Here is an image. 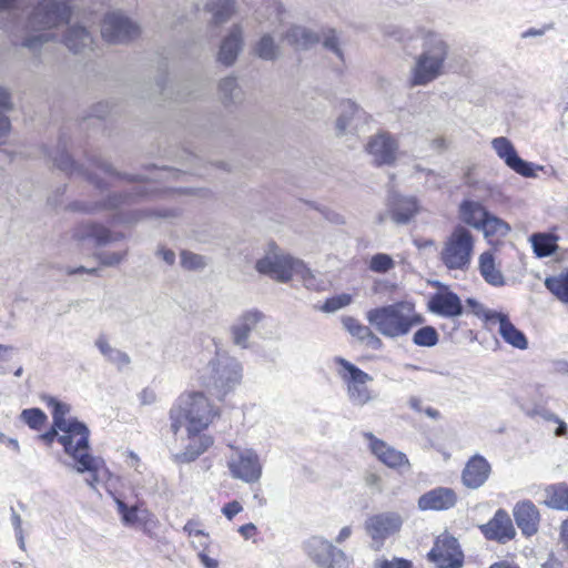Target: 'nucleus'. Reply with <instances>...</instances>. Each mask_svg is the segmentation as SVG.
<instances>
[{
	"label": "nucleus",
	"instance_id": "37998d69",
	"mask_svg": "<svg viewBox=\"0 0 568 568\" xmlns=\"http://www.w3.org/2000/svg\"><path fill=\"white\" fill-rule=\"evenodd\" d=\"M255 53L264 60H273L277 54V47L270 36H264L255 45Z\"/></svg>",
	"mask_w": 568,
	"mask_h": 568
},
{
	"label": "nucleus",
	"instance_id": "5701e85b",
	"mask_svg": "<svg viewBox=\"0 0 568 568\" xmlns=\"http://www.w3.org/2000/svg\"><path fill=\"white\" fill-rule=\"evenodd\" d=\"M491 145L497 155L503 159L507 166H509L513 171L525 178L535 176L531 164L518 156L514 145L507 138H495L491 141Z\"/></svg>",
	"mask_w": 568,
	"mask_h": 568
},
{
	"label": "nucleus",
	"instance_id": "0e129e2a",
	"mask_svg": "<svg viewBox=\"0 0 568 568\" xmlns=\"http://www.w3.org/2000/svg\"><path fill=\"white\" fill-rule=\"evenodd\" d=\"M124 255H125V253H116V254L108 255L104 257L103 263L106 265L118 264L123 260Z\"/></svg>",
	"mask_w": 568,
	"mask_h": 568
},
{
	"label": "nucleus",
	"instance_id": "f8f14e48",
	"mask_svg": "<svg viewBox=\"0 0 568 568\" xmlns=\"http://www.w3.org/2000/svg\"><path fill=\"white\" fill-rule=\"evenodd\" d=\"M101 34L108 43H123L138 38L140 28L121 13L112 12L104 17Z\"/></svg>",
	"mask_w": 568,
	"mask_h": 568
},
{
	"label": "nucleus",
	"instance_id": "f3484780",
	"mask_svg": "<svg viewBox=\"0 0 568 568\" xmlns=\"http://www.w3.org/2000/svg\"><path fill=\"white\" fill-rule=\"evenodd\" d=\"M479 530L487 540L498 544H507L516 537L511 518L503 508L497 509L486 524L480 525Z\"/></svg>",
	"mask_w": 568,
	"mask_h": 568
},
{
	"label": "nucleus",
	"instance_id": "2f4dec72",
	"mask_svg": "<svg viewBox=\"0 0 568 568\" xmlns=\"http://www.w3.org/2000/svg\"><path fill=\"white\" fill-rule=\"evenodd\" d=\"M73 237L77 240L93 239L99 244H105L119 239V236H114L105 226L97 223L79 224L74 230Z\"/></svg>",
	"mask_w": 568,
	"mask_h": 568
},
{
	"label": "nucleus",
	"instance_id": "473e14b6",
	"mask_svg": "<svg viewBox=\"0 0 568 568\" xmlns=\"http://www.w3.org/2000/svg\"><path fill=\"white\" fill-rule=\"evenodd\" d=\"M559 237L552 233L538 232L529 237L535 255L539 258L548 257L558 250Z\"/></svg>",
	"mask_w": 568,
	"mask_h": 568
},
{
	"label": "nucleus",
	"instance_id": "864d4df0",
	"mask_svg": "<svg viewBox=\"0 0 568 568\" xmlns=\"http://www.w3.org/2000/svg\"><path fill=\"white\" fill-rule=\"evenodd\" d=\"M51 38V34L41 33L38 37H31L24 40L22 45L29 48V49H36L38 45L42 44L43 42L49 41Z\"/></svg>",
	"mask_w": 568,
	"mask_h": 568
},
{
	"label": "nucleus",
	"instance_id": "20e7f679",
	"mask_svg": "<svg viewBox=\"0 0 568 568\" xmlns=\"http://www.w3.org/2000/svg\"><path fill=\"white\" fill-rule=\"evenodd\" d=\"M423 47L424 51L416 59L412 70L410 87L428 84L443 74L445 69L448 57L447 43L438 34L428 32Z\"/></svg>",
	"mask_w": 568,
	"mask_h": 568
},
{
	"label": "nucleus",
	"instance_id": "1a4fd4ad",
	"mask_svg": "<svg viewBox=\"0 0 568 568\" xmlns=\"http://www.w3.org/2000/svg\"><path fill=\"white\" fill-rule=\"evenodd\" d=\"M336 363L342 368L339 371V376L346 384L347 394L351 400L358 405H365L368 403L372 396L366 384L372 381V377L342 357L336 358Z\"/></svg>",
	"mask_w": 568,
	"mask_h": 568
},
{
	"label": "nucleus",
	"instance_id": "bf43d9fd",
	"mask_svg": "<svg viewBox=\"0 0 568 568\" xmlns=\"http://www.w3.org/2000/svg\"><path fill=\"white\" fill-rule=\"evenodd\" d=\"M159 255L169 264L172 265L175 262V253L166 247L159 250Z\"/></svg>",
	"mask_w": 568,
	"mask_h": 568
},
{
	"label": "nucleus",
	"instance_id": "f704fd0d",
	"mask_svg": "<svg viewBox=\"0 0 568 568\" xmlns=\"http://www.w3.org/2000/svg\"><path fill=\"white\" fill-rule=\"evenodd\" d=\"M284 38L296 50L308 49L320 41V37L316 33L300 26L290 28Z\"/></svg>",
	"mask_w": 568,
	"mask_h": 568
},
{
	"label": "nucleus",
	"instance_id": "de8ad7c7",
	"mask_svg": "<svg viewBox=\"0 0 568 568\" xmlns=\"http://www.w3.org/2000/svg\"><path fill=\"white\" fill-rule=\"evenodd\" d=\"M181 264L186 270H197L205 265L201 255L189 251H183L181 253Z\"/></svg>",
	"mask_w": 568,
	"mask_h": 568
},
{
	"label": "nucleus",
	"instance_id": "f03ea898",
	"mask_svg": "<svg viewBox=\"0 0 568 568\" xmlns=\"http://www.w3.org/2000/svg\"><path fill=\"white\" fill-rule=\"evenodd\" d=\"M220 409L202 392L180 395L169 412L170 429L176 436L181 428L209 429Z\"/></svg>",
	"mask_w": 568,
	"mask_h": 568
},
{
	"label": "nucleus",
	"instance_id": "dca6fc26",
	"mask_svg": "<svg viewBox=\"0 0 568 568\" xmlns=\"http://www.w3.org/2000/svg\"><path fill=\"white\" fill-rule=\"evenodd\" d=\"M403 519L399 514L389 511L372 515L365 524V529L371 538L383 544L387 538L400 530Z\"/></svg>",
	"mask_w": 568,
	"mask_h": 568
},
{
	"label": "nucleus",
	"instance_id": "4d7b16f0",
	"mask_svg": "<svg viewBox=\"0 0 568 568\" xmlns=\"http://www.w3.org/2000/svg\"><path fill=\"white\" fill-rule=\"evenodd\" d=\"M239 532L241 534V536L244 539H250V538H253L254 536H256L257 528L254 524L250 523V524L242 525L239 528Z\"/></svg>",
	"mask_w": 568,
	"mask_h": 568
},
{
	"label": "nucleus",
	"instance_id": "aec40b11",
	"mask_svg": "<svg viewBox=\"0 0 568 568\" xmlns=\"http://www.w3.org/2000/svg\"><path fill=\"white\" fill-rule=\"evenodd\" d=\"M458 503V494L454 488L438 486L419 496L418 509L422 511H445Z\"/></svg>",
	"mask_w": 568,
	"mask_h": 568
},
{
	"label": "nucleus",
	"instance_id": "f257e3e1",
	"mask_svg": "<svg viewBox=\"0 0 568 568\" xmlns=\"http://www.w3.org/2000/svg\"><path fill=\"white\" fill-rule=\"evenodd\" d=\"M366 318L379 334L388 338L405 336L425 322L416 303L409 300L372 308Z\"/></svg>",
	"mask_w": 568,
	"mask_h": 568
},
{
	"label": "nucleus",
	"instance_id": "774afa93",
	"mask_svg": "<svg viewBox=\"0 0 568 568\" xmlns=\"http://www.w3.org/2000/svg\"><path fill=\"white\" fill-rule=\"evenodd\" d=\"M489 568H520L518 565L509 562L507 560H500L490 565Z\"/></svg>",
	"mask_w": 568,
	"mask_h": 568
},
{
	"label": "nucleus",
	"instance_id": "c9c22d12",
	"mask_svg": "<svg viewBox=\"0 0 568 568\" xmlns=\"http://www.w3.org/2000/svg\"><path fill=\"white\" fill-rule=\"evenodd\" d=\"M545 505L556 510H568V484L558 483L547 486Z\"/></svg>",
	"mask_w": 568,
	"mask_h": 568
},
{
	"label": "nucleus",
	"instance_id": "a19ab883",
	"mask_svg": "<svg viewBox=\"0 0 568 568\" xmlns=\"http://www.w3.org/2000/svg\"><path fill=\"white\" fill-rule=\"evenodd\" d=\"M19 418L24 425L34 432H41L48 424L47 414L37 407L22 409Z\"/></svg>",
	"mask_w": 568,
	"mask_h": 568
},
{
	"label": "nucleus",
	"instance_id": "09e8293b",
	"mask_svg": "<svg viewBox=\"0 0 568 568\" xmlns=\"http://www.w3.org/2000/svg\"><path fill=\"white\" fill-rule=\"evenodd\" d=\"M376 568H414L413 562L405 558L395 557L393 559H382L376 564Z\"/></svg>",
	"mask_w": 568,
	"mask_h": 568
},
{
	"label": "nucleus",
	"instance_id": "6e6d98bb",
	"mask_svg": "<svg viewBox=\"0 0 568 568\" xmlns=\"http://www.w3.org/2000/svg\"><path fill=\"white\" fill-rule=\"evenodd\" d=\"M220 90L224 92L225 94H232L233 91L237 88L236 79L235 78H225L223 79L220 84Z\"/></svg>",
	"mask_w": 568,
	"mask_h": 568
},
{
	"label": "nucleus",
	"instance_id": "052dcab7",
	"mask_svg": "<svg viewBox=\"0 0 568 568\" xmlns=\"http://www.w3.org/2000/svg\"><path fill=\"white\" fill-rule=\"evenodd\" d=\"M0 109H2V110L11 109L10 94L4 89H1V88H0Z\"/></svg>",
	"mask_w": 568,
	"mask_h": 568
},
{
	"label": "nucleus",
	"instance_id": "ea45409f",
	"mask_svg": "<svg viewBox=\"0 0 568 568\" xmlns=\"http://www.w3.org/2000/svg\"><path fill=\"white\" fill-rule=\"evenodd\" d=\"M64 44L74 53L80 52L82 48L92 43L90 33L81 27H71L68 29L63 39Z\"/></svg>",
	"mask_w": 568,
	"mask_h": 568
},
{
	"label": "nucleus",
	"instance_id": "49530a36",
	"mask_svg": "<svg viewBox=\"0 0 568 568\" xmlns=\"http://www.w3.org/2000/svg\"><path fill=\"white\" fill-rule=\"evenodd\" d=\"M352 303V296L347 293L332 296L327 298L321 306V310L326 313L335 312L342 307H345Z\"/></svg>",
	"mask_w": 568,
	"mask_h": 568
},
{
	"label": "nucleus",
	"instance_id": "39448f33",
	"mask_svg": "<svg viewBox=\"0 0 568 568\" xmlns=\"http://www.w3.org/2000/svg\"><path fill=\"white\" fill-rule=\"evenodd\" d=\"M255 268L258 273L270 276L271 278L286 283L294 276L301 278L307 288L318 290L316 277L306 264L288 254H273L260 258Z\"/></svg>",
	"mask_w": 568,
	"mask_h": 568
},
{
	"label": "nucleus",
	"instance_id": "79ce46f5",
	"mask_svg": "<svg viewBox=\"0 0 568 568\" xmlns=\"http://www.w3.org/2000/svg\"><path fill=\"white\" fill-rule=\"evenodd\" d=\"M439 341L438 332L435 327L427 325L418 328L413 335V342L417 346L432 347Z\"/></svg>",
	"mask_w": 568,
	"mask_h": 568
},
{
	"label": "nucleus",
	"instance_id": "c03bdc74",
	"mask_svg": "<svg viewBox=\"0 0 568 568\" xmlns=\"http://www.w3.org/2000/svg\"><path fill=\"white\" fill-rule=\"evenodd\" d=\"M125 200H126V196L114 195V196L110 197L106 203H103V204H94L92 206H88V205L74 202V203H72L70 205V207L73 211H81V212L91 213V212H95V211H99V210L104 209V207L118 206L121 203H124Z\"/></svg>",
	"mask_w": 568,
	"mask_h": 568
},
{
	"label": "nucleus",
	"instance_id": "423d86ee",
	"mask_svg": "<svg viewBox=\"0 0 568 568\" xmlns=\"http://www.w3.org/2000/svg\"><path fill=\"white\" fill-rule=\"evenodd\" d=\"M475 236L465 225H456L442 244L438 257L448 271L465 272L470 267Z\"/></svg>",
	"mask_w": 568,
	"mask_h": 568
},
{
	"label": "nucleus",
	"instance_id": "bb28decb",
	"mask_svg": "<svg viewBox=\"0 0 568 568\" xmlns=\"http://www.w3.org/2000/svg\"><path fill=\"white\" fill-rule=\"evenodd\" d=\"M419 203L413 196H396L389 207L390 216L397 224L410 222L419 212Z\"/></svg>",
	"mask_w": 568,
	"mask_h": 568
},
{
	"label": "nucleus",
	"instance_id": "b1692460",
	"mask_svg": "<svg viewBox=\"0 0 568 568\" xmlns=\"http://www.w3.org/2000/svg\"><path fill=\"white\" fill-rule=\"evenodd\" d=\"M513 515L516 525L524 536L531 537L537 534L540 523V513L531 500L524 499L518 501L513 509Z\"/></svg>",
	"mask_w": 568,
	"mask_h": 568
},
{
	"label": "nucleus",
	"instance_id": "6e6552de",
	"mask_svg": "<svg viewBox=\"0 0 568 568\" xmlns=\"http://www.w3.org/2000/svg\"><path fill=\"white\" fill-rule=\"evenodd\" d=\"M436 291L429 295L427 310L444 318H456L463 315L464 305L462 298L447 284L439 281L432 283Z\"/></svg>",
	"mask_w": 568,
	"mask_h": 568
},
{
	"label": "nucleus",
	"instance_id": "cd10ccee",
	"mask_svg": "<svg viewBox=\"0 0 568 568\" xmlns=\"http://www.w3.org/2000/svg\"><path fill=\"white\" fill-rule=\"evenodd\" d=\"M213 369L215 372L213 376L214 386L219 388L215 395L219 397L226 395V393L241 381V369L237 365L221 367L220 364L213 363Z\"/></svg>",
	"mask_w": 568,
	"mask_h": 568
},
{
	"label": "nucleus",
	"instance_id": "a211bd4d",
	"mask_svg": "<svg viewBox=\"0 0 568 568\" xmlns=\"http://www.w3.org/2000/svg\"><path fill=\"white\" fill-rule=\"evenodd\" d=\"M186 445L184 449L174 456L178 463H192L206 453L214 444V437L207 429L185 428Z\"/></svg>",
	"mask_w": 568,
	"mask_h": 568
},
{
	"label": "nucleus",
	"instance_id": "4468645a",
	"mask_svg": "<svg viewBox=\"0 0 568 568\" xmlns=\"http://www.w3.org/2000/svg\"><path fill=\"white\" fill-rule=\"evenodd\" d=\"M40 399L47 405L52 415L51 427L37 436V439L47 447H51L55 440L59 442L60 434L64 426V417L71 412V406L48 394H42Z\"/></svg>",
	"mask_w": 568,
	"mask_h": 568
},
{
	"label": "nucleus",
	"instance_id": "58836bf2",
	"mask_svg": "<svg viewBox=\"0 0 568 568\" xmlns=\"http://www.w3.org/2000/svg\"><path fill=\"white\" fill-rule=\"evenodd\" d=\"M545 286L558 301L568 304V268L546 277Z\"/></svg>",
	"mask_w": 568,
	"mask_h": 568
},
{
	"label": "nucleus",
	"instance_id": "4c0bfd02",
	"mask_svg": "<svg viewBox=\"0 0 568 568\" xmlns=\"http://www.w3.org/2000/svg\"><path fill=\"white\" fill-rule=\"evenodd\" d=\"M205 9L212 13V22L220 24L235 13V0H209Z\"/></svg>",
	"mask_w": 568,
	"mask_h": 568
},
{
	"label": "nucleus",
	"instance_id": "a18cd8bd",
	"mask_svg": "<svg viewBox=\"0 0 568 568\" xmlns=\"http://www.w3.org/2000/svg\"><path fill=\"white\" fill-rule=\"evenodd\" d=\"M395 266L393 258L385 253H377L369 261V270L375 273H386Z\"/></svg>",
	"mask_w": 568,
	"mask_h": 568
},
{
	"label": "nucleus",
	"instance_id": "72a5a7b5",
	"mask_svg": "<svg viewBox=\"0 0 568 568\" xmlns=\"http://www.w3.org/2000/svg\"><path fill=\"white\" fill-rule=\"evenodd\" d=\"M459 216L460 219L467 224L476 230L479 229L480 222L486 219L488 211L486 207L480 204L479 202L471 201V200H464L459 204Z\"/></svg>",
	"mask_w": 568,
	"mask_h": 568
},
{
	"label": "nucleus",
	"instance_id": "c85d7f7f",
	"mask_svg": "<svg viewBox=\"0 0 568 568\" xmlns=\"http://www.w3.org/2000/svg\"><path fill=\"white\" fill-rule=\"evenodd\" d=\"M263 314L258 311H248L244 313L239 323L233 325L232 335L236 345L247 347V338L250 333L262 321Z\"/></svg>",
	"mask_w": 568,
	"mask_h": 568
},
{
	"label": "nucleus",
	"instance_id": "69168bd1",
	"mask_svg": "<svg viewBox=\"0 0 568 568\" xmlns=\"http://www.w3.org/2000/svg\"><path fill=\"white\" fill-rule=\"evenodd\" d=\"M560 539L565 546V549L568 550V518L561 524Z\"/></svg>",
	"mask_w": 568,
	"mask_h": 568
},
{
	"label": "nucleus",
	"instance_id": "4be33fe9",
	"mask_svg": "<svg viewBox=\"0 0 568 568\" xmlns=\"http://www.w3.org/2000/svg\"><path fill=\"white\" fill-rule=\"evenodd\" d=\"M491 475V465L481 455L475 454L468 458L462 470V484L468 489L484 486Z\"/></svg>",
	"mask_w": 568,
	"mask_h": 568
},
{
	"label": "nucleus",
	"instance_id": "603ef678",
	"mask_svg": "<svg viewBox=\"0 0 568 568\" xmlns=\"http://www.w3.org/2000/svg\"><path fill=\"white\" fill-rule=\"evenodd\" d=\"M200 527L201 523L199 520L191 519L184 525L183 530L187 536H205L204 531Z\"/></svg>",
	"mask_w": 568,
	"mask_h": 568
},
{
	"label": "nucleus",
	"instance_id": "c756f323",
	"mask_svg": "<svg viewBox=\"0 0 568 568\" xmlns=\"http://www.w3.org/2000/svg\"><path fill=\"white\" fill-rule=\"evenodd\" d=\"M242 47V30L234 27L230 34L222 41L217 60L224 65H231L235 62Z\"/></svg>",
	"mask_w": 568,
	"mask_h": 568
},
{
	"label": "nucleus",
	"instance_id": "9b49d317",
	"mask_svg": "<svg viewBox=\"0 0 568 568\" xmlns=\"http://www.w3.org/2000/svg\"><path fill=\"white\" fill-rule=\"evenodd\" d=\"M428 559L438 568H460L464 564V554L455 537L442 534L428 552Z\"/></svg>",
	"mask_w": 568,
	"mask_h": 568
},
{
	"label": "nucleus",
	"instance_id": "412c9836",
	"mask_svg": "<svg viewBox=\"0 0 568 568\" xmlns=\"http://www.w3.org/2000/svg\"><path fill=\"white\" fill-rule=\"evenodd\" d=\"M483 316L487 323L498 324V333L505 343L521 351L528 347L526 335L511 323L507 314L487 311Z\"/></svg>",
	"mask_w": 568,
	"mask_h": 568
},
{
	"label": "nucleus",
	"instance_id": "7c9ffc66",
	"mask_svg": "<svg viewBox=\"0 0 568 568\" xmlns=\"http://www.w3.org/2000/svg\"><path fill=\"white\" fill-rule=\"evenodd\" d=\"M342 323L346 331L362 342H366L368 346L377 349L383 343L382 339L371 329V327L362 324L357 318L345 316Z\"/></svg>",
	"mask_w": 568,
	"mask_h": 568
},
{
	"label": "nucleus",
	"instance_id": "393cba45",
	"mask_svg": "<svg viewBox=\"0 0 568 568\" xmlns=\"http://www.w3.org/2000/svg\"><path fill=\"white\" fill-rule=\"evenodd\" d=\"M115 503L118 511L122 517V521L125 525L133 526L139 524L145 534L151 535V529L154 528L158 524V520L153 514H151L148 509H140L138 506L129 507L120 498H116Z\"/></svg>",
	"mask_w": 568,
	"mask_h": 568
},
{
	"label": "nucleus",
	"instance_id": "9d476101",
	"mask_svg": "<svg viewBox=\"0 0 568 568\" xmlns=\"http://www.w3.org/2000/svg\"><path fill=\"white\" fill-rule=\"evenodd\" d=\"M230 448L234 452L227 462L231 475L246 483L258 480L262 474V466L256 453L252 449H241L233 445H230Z\"/></svg>",
	"mask_w": 568,
	"mask_h": 568
},
{
	"label": "nucleus",
	"instance_id": "7ed1b4c3",
	"mask_svg": "<svg viewBox=\"0 0 568 568\" xmlns=\"http://www.w3.org/2000/svg\"><path fill=\"white\" fill-rule=\"evenodd\" d=\"M59 437L65 454L77 462V470L79 473H91V479L88 480L91 487L98 481L97 463L94 457L89 453V435L90 432L85 424L75 418L68 419L64 417V426Z\"/></svg>",
	"mask_w": 568,
	"mask_h": 568
},
{
	"label": "nucleus",
	"instance_id": "e2e57ef3",
	"mask_svg": "<svg viewBox=\"0 0 568 568\" xmlns=\"http://www.w3.org/2000/svg\"><path fill=\"white\" fill-rule=\"evenodd\" d=\"M11 129L9 119L0 113V136H4Z\"/></svg>",
	"mask_w": 568,
	"mask_h": 568
},
{
	"label": "nucleus",
	"instance_id": "2eb2a0df",
	"mask_svg": "<svg viewBox=\"0 0 568 568\" xmlns=\"http://www.w3.org/2000/svg\"><path fill=\"white\" fill-rule=\"evenodd\" d=\"M306 551L320 568H343L344 552L323 538L314 537L308 540Z\"/></svg>",
	"mask_w": 568,
	"mask_h": 568
},
{
	"label": "nucleus",
	"instance_id": "338daca9",
	"mask_svg": "<svg viewBox=\"0 0 568 568\" xmlns=\"http://www.w3.org/2000/svg\"><path fill=\"white\" fill-rule=\"evenodd\" d=\"M432 146L437 151H444L447 148V141L444 136H437L432 141Z\"/></svg>",
	"mask_w": 568,
	"mask_h": 568
},
{
	"label": "nucleus",
	"instance_id": "13d9d810",
	"mask_svg": "<svg viewBox=\"0 0 568 568\" xmlns=\"http://www.w3.org/2000/svg\"><path fill=\"white\" fill-rule=\"evenodd\" d=\"M95 344L103 355L111 356L113 349L105 337H99Z\"/></svg>",
	"mask_w": 568,
	"mask_h": 568
},
{
	"label": "nucleus",
	"instance_id": "ddd939ff",
	"mask_svg": "<svg viewBox=\"0 0 568 568\" xmlns=\"http://www.w3.org/2000/svg\"><path fill=\"white\" fill-rule=\"evenodd\" d=\"M363 437L368 442V449L375 458L390 469H409L412 464L407 455L385 440L377 438L373 433L366 432Z\"/></svg>",
	"mask_w": 568,
	"mask_h": 568
},
{
	"label": "nucleus",
	"instance_id": "e433bc0d",
	"mask_svg": "<svg viewBox=\"0 0 568 568\" xmlns=\"http://www.w3.org/2000/svg\"><path fill=\"white\" fill-rule=\"evenodd\" d=\"M485 217L486 219L480 222L478 230L483 231L484 236L488 242H493L496 237H504L509 233L510 226L504 220L491 215L489 212Z\"/></svg>",
	"mask_w": 568,
	"mask_h": 568
},
{
	"label": "nucleus",
	"instance_id": "3c124183",
	"mask_svg": "<svg viewBox=\"0 0 568 568\" xmlns=\"http://www.w3.org/2000/svg\"><path fill=\"white\" fill-rule=\"evenodd\" d=\"M243 510L242 505L237 500H233L230 503H226L222 507V514L229 519L232 520L237 514H240Z\"/></svg>",
	"mask_w": 568,
	"mask_h": 568
},
{
	"label": "nucleus",
	"instance_id": "680f3d73",
	"mask_svg": "<svg viewBox=\"0 0 568 568\" xmlns=\"http://www.w3.org/2000/svg\"><path fill=\"white\" fill-rule=\"evenodd\" d=\"M199 557H200L201 562L205 566V568H217L219 567L217 560H215L214 558H211L209 555L200 554Z\"/></svg>",
	"mask_w": 568,
	"mask_h": 568
},
{
	"label": "nucleus",
	"instance_id": "5fc2aeb1",
	"mask_svg": "<svg viewBox=\"0 0 568 568\" xmlns=\"http://www.w3.org/2000/svg\"><path fill=\"white\" fill-rule=\"evenodd\" d=\"M542 416H544V418H546L548 420H552L558 424V427L555 432L556 436H565L567 434V425L564 420H561L560 418H558L557 416H555L551 413H545Z\"/></svg>",
	"mask_w": 568,
	"mask_h": 568
},
{
	"label": "nucleus",
	"instance_id": "6ab92c4d",
	"mask_svg": "<svg viewBox=\"0 0 568 568\" xmlns=\"http://www.w3.org/2000/svg\"><path fill=\"white\" fill-rule=\"evenodd\" d=\"M397 150L396 139L386 131L378 132L366 144V151L374 158V163L377 166L393 164L396 160Z\"/></svg>",
	"mask_w": 568,
	"mask_h": 568
},
{
	"label": "nucleus",
	"instance_id": "8fccbe9b",
	"mask_svg": "<svg viewBox=\"0 0 568 568\" xmlns=\"http://www.w3.org/2000/svg\"><path fill=\"white\" fill-rule=\"evenodd\" d=\"M323 44L325 48L335 52L338 57H343V53L338 48V38L334 29H328L327 32L324 33Z\"/></svg>",
	"mask_w": 568,
	"mask_h": 568
},
{
	"label": "nucleus",
	"instance_id": "a878e982",
	"mask_svg": "<svg viewBox=\"0 0 568 568\" xmlns=\"http://www.w3.org/2000/svg\"><path fill=\"white\" fill-rule=\"evenodd\" d=\"M478 271L484 281L494 286L501 287L506 284V278L500 270L499 262L491 250L484 251L478 256Z\"/></svg>",
	"mask_w": 568,
	"mask_h": 568
},
{
	"label": "nucleus",
	"instance_id": "0eeeda50",
	"mask_svg": "<svg viewBox=\"0 0 568 568\" xmlns=\"http://www.w3.org/2000/svg\"><path fill=\"white\" fill-rule=\"evenodd\" d=\"M71 0H42L36 7L30 22L36 31H49L68 26L71 19Z\"/></svg>",
	"mask_w": 568,
	"mask_h": 568
}]
</instances>
